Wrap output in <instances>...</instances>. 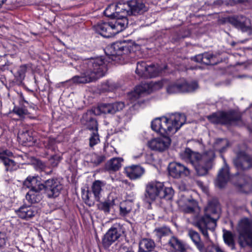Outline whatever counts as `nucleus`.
Masks as SVG:
<instances>
[{
  "label": "nucleus",
  "mask_w": 252,
  "mask_h": 252,
  "mask_svg": "<svg viewBox=\"0 0 252 252\" xmlns=\"http://www.w3.org/2000/svg\"><path fill=\"white\" fill-rule=\"evenodd\" d=\"M174 191L171 188L165 187L163 183L157 181H152L146 186L145 197L151 203L158 197L166 200L172 199Z\"/></svg>",
  "instance_id": "5"
},
{
  "label": "nucleus",
  "mask_w": 252,
  "mask_h": 252,
  "mask_svg": "<svg viewBox=\"0 0 252 252\" xmlns=\"http://www.w3.org/2000/svg\"><path fill=\"white\" fill-rule=\"evenodd\" d=\"M219 22L221 25L230 24L243 32H246L250 30V27L247 26L245 21L241 20L238 16L233 15L221 17L219 19Z\"/></svg>",
  "instance_id": "15"
},
{
  "label": "nucleus",
  "mask_w": 252,
  "mask_h": 252,
  "mask_svg": "<svg viewBox=\"0 0 252 252\" xmlns=\"http://www.w3.org/2000/svg\"><path fill=\"white\" fill-rule=\"evenodd\" d=\"M41 82L40 81V84L39 85L42 88L41 90L42 92L45 91L50 87L49 80L47 78H45L43 79Z\"/></svg>",
  "instance_id": "52"
},
{
  "label": "nucleus",
  "mask_w": 252,
  "mask_h": 252,
  "mask_svg": "<svg viewBox=\"0 0 252 252\" xmlns=\"http://www.w3.org/2000/svg\"><path fill=\"white\" fill-rule=\"evenodd\" d=\"M146 83L147 85L146 86H147L149 90V93L161 89L163 86V81L162 80L155 82L150 81Z\"/></svg>",
  "instance_id": "41"
},
{
  "label": "nucleus",
  "mask_w": 252,
  "mask_h": 252,
  "mask_svg": "<svg viewBox=\"0 0 252 252\" xmlns=\"http://www.w3.org/2000/svg\"><path fill=\"white\" fill-rule=\"evenodd\" d=\"M168 244L175 252H188L186 245L176 236H172L169 240Z\"/></svg>",
  "instance_id": "28"
},
{
  "label": "nucleus",
  "mask_w": 252,
  "mask_h": 252,
  "mask_svg": "<svg viewBox=\"0 0 252 252\" xmlns=\"http://www.w3.org/2000/svg\"><path fill=\"white\" fill-rule=\"evenodd\" d=\"M113 201H111L109 199L105 200L104 201L99 202L97 204V208L101 211L103 212L105 214L110 213V209L113 206Z\"/></svg>",
  "instance_id": "38"
},
{
  "label": "nucleus",
  "mask_w": 252,
  "mask_h": 252,
  "mask_svg": "<svg viewBox=\"0 0 252 252\" xmlns=\"http://www.w3.org/2000/svg\"><path fill=\"white\" fill-rule=\"evenodd\" d=\"M93 29L96 32L105 38L114 36L111 21H100L93 26Z\"/></svg>",
  "instance_id": "18"
},
{
  "label": "nucleus",
  "mask_w": 252,
  "mask_h": 252,
  "mask_svg": "<svg viewBox=\"0 0 252 252\" xmlns=\"http://www.w3.org/2000/svg\"><path fill=\"white\" fill-rule=\"evenodd\" d=\"M98 130L93 131L89 138V145L91 147H94L99 142Z\"/></svg>",
  "instance_id": "46"
},
{
  "label": "nucleus",
  "mask_w": 252,
  "mask_h": 252,
  "mask_svg": "<svg viewBox=\"0 0 252 252\" xmlns=\"http://www.w3.org/2000/svg\"><path fill=\"white\" fill-rule=\"evenodd\" d=\"M43 190L48 198L58 197L63 189V185L57 178H50L43 182Z\"/></svg>",
  "instance_id": "13"
},
{
  "label": "nucleus",
  "mask_w": 252,
  "mask_h": 252,
  "mask_svg": "<svg viewBox=\"0 0 252 252\" xmlns=\"http://www.w3.org/2000/svg\"><path fill=\"white\" fill-rule=\"evenodd\" d=\"M160 73L161 71L159 69L158 67L156 66L154 64L151 63L148 66L147 69L142 78H155L159 76Z\"/></svg>",
  "instance_id": "32"
},
{
  "label": "nucleus",
  "mask_w": 252,
  "mask_h": 252,
  "mask_svg": "<svg viewBox=\"0 0 252 252\" xmlns=\"http://www.w3.org/2000/svg\"><path fill=\"white\" fill-rule=\"evenodd\" d=\"M4 76V75H1V78H0V79H1V82H2V83H3V81L2 80V76Z\"/></svg>",
  "instance_id": "63"
},
{
  "label": "nucleus",
  "mask_w": 252,
  "mask_h": 252,
  "mask_svg": "<svg viewBox=\"0 0 252 252\" xmlns=\"http://www.w3.org/2000/svg\"><path fill=\"white\" fill-rule=\"evenodd\" d=\"M229 146V142L227 139L218 138L214 143V148L215 150L218 151L220 154H222L226 152Z\"/></svg>",
  "instance_id": "34"
},
{
  "label": "nucleus",
  "mask_w": 252,
  "mask_h": 252,
  "mask_svg": "<svg viewBox=\"0 0 252 252\" xmlns=\"http://www.w3.org/2000/svg\"><path fill=\"white\" fill-rule=\"evenodd\" d=\"M217 252H224L220 248H218L217 249Z\"/></svg>",
  "instance_id": "60"
},
{
  "label": "nucleus",
  "mask_w": 252,
  "mask_h": 252,
  "mask_svg": "<svg viewBox=\"0 0 252 252\" xmlns=\"http://www.w3.org/2000/svg\"><path fill=\"white\" fill-rule=\"evenodd\" d=\"M180 158L194 168L199 176L208 174L212 169L216 158L215 152L212 150L204 151L202 154L192 150L189 147L180 153Z\"/></svg>",
  "instance_id": "2"
},
{
  "label": "nucleus",
  "mask_w": 252,
  "mask_h": 252,
  "mask_svg": "<svg viewBox=\"0 0 252 252\" xmlns=\"http://www.w3.org/2000/svg\"><path fill=\"white\" fill-rule=\"evenodd\" d=\"M95 110H89L82 116V122L87 128L92 131L98 130V124L95 118Z\"/></svg>",
  "instance_id": "20"
},
{
  "label": "nucleus",
  "mask_w": 252,
  "mask_h": 252,
  "mask_svg": "<svg viewBox=\"0 0 252 252\" xmlns=\"http://www.w3.org/2000/svg\"><path fill=\"white\" fill-rule=\"evenodd\" d=\"M37 165H38V167L40 169H41V170H43L45 166L44 164L40 161L37 162Z\"/></svg>",
  "instance_id": "58"
},
{
  "label": "nucleus",
  "mask_w": 252,
  "mask_h": 252,
  "mask_svg": "<svg viewBox=\"0 0 252 252\" xmlns=\"http://www.w3.org/2000/svg\"><path fill=\"white\" fill-rule=\"evenodd\" d=\"M130 15L137 16L142 14L145 11V5L142 0H130L126 1Z\"/></svg>",
  "instance_id": "21"
},
{
  "label": "nucleus",
  "mask_w": 252,
  "mask_h": 252,
  "mask_svg": "<svg viewBox=\"0 0 252 252\" xmlns=\"http://www.w3.org/2000/svg\"><path fill=\"white\" fill-rule=\"evenodd\" d=\"M105 185L103 181L95 180L91 187V190L89 189L82 190V198L85 203L91 207L94 205V200L99 202L101 198V192L102 191V188Z\"/></svg>",
  "instance_id": "10"
},
{
  "label": "nucleus",
  "mask_w": 252,
  "mask_h": 252,
  "mask_svg": "<svg viewBox=\"0 0 252 252\" xmlns=\"http://www.w3.org/2000/svg\"><path fill=\"white\" fill-rule=\"evenodd\" d=\"M13 111L15 114L19 116L21 119H25L26 117L27 109L25 107L14 106Z\"/></svg>",
  "instance_id": "45"
},
{
  "label": "nucleus",
  "mask_w": 252,
  "mask_h": 252,
  "mask_svg": "<svg viewBox=\"0 0 252 252\" xmlns=\"http://www.w3.org/2000/svg\"><path fill=\"white\" fill-rule=\"evenodd\" d=\"M211 217L210 214L205 213L203 216H196L193 221V225L201 232L206 239H209L208 230L214 231L217 225V220Z\"/></svg>",
  "instance_id": "9"
},
{
  "label": "nucleus",
  "mask_w": 252,
  "mask_h": 252,
  "mask_svg": "<svg viewBox=\"0 0 252 252\" xmlns=\"http://www.w3.org/2000/svg\"><path fill=\"white\" fill-rule=\"evenodd\" d=\"M207 118L211 124L222 126H230L243 122L242 113L235 109L214 112L207 116Z\"/></svg>",
  "instance_id": "6"
},
{
  "label": "nucleus",
  "mask_w": 252,
  "mask_h": 252,
  "mask_svg": "<svg viewBox=\"0 0 252 252\" xmlns=\"http://www.w3.org/2000/svg\"><path fill=\"white\" fill-rule=\"evenodd\" d=\"M123 159L120 158H113L107 162L105 165V169L106 171H116L119 170L121 167V161Z\"/></svg>",
  "instance_id": "31"
},
{
  "label": "nucleus",
  "mask_w": 252,
  "mask_h": 252,
  "mask_svg": "<svg viewBox=\"0 0 252 252\" xmlns=\"http://www.w3.org/2000/svg\"><path fill=\"white\" fill-rule=\"evenodd\" d=\"M223 237L224 242L229 246H234V241L232 234L231 232L226 231L224 233Z\"/></svg>",
  "instance_id": "47"
},
{
  "label": "nucleus",
  "mask_w": 252,
  "mask_h": 252,
  "mask_svg": "<svg viewBox=\"0 0 252 252\" xmlns=\"http://www.w3.org/2000/svg\"><path fill=\"white\" fill-rule=\"evenodd\" d=\"M147 83H142L141 85L136 86L132 93V95L135 98H139L141 94L144 93H149V90L146 85Z\"/></svg>",
  "instance_id": "40"
},
{
  "label": "nucleus",
  "mask_w": 252,
  "mask_h": 252,
  "mask_svg": "<svg viewBox=\"0 0 252 252\" xmlns=\"http://www.w3.org/2000/svg\"><path fill=\"white\" fill-rule=\"evenodd\" d=\"M107 70V64L103 57L91 58L87 62L86 72L81 76H74L71 81L77 84L90 83L103 77Z\"/></svg>",
  "instance_id": "4"
},
{
  "label": "nucleus",
  "mask_w": 252,
  "mask_h": 252,
  "mask_svg": "<svg viewBox=\"0 0 252 252\" xmlns=\"http://www.w3.org/2000/svg\"><path fill=\"white\" fill-rule=\"evenodd\" d=\"M106 157L104 155L93 153L91 155V162L95 166L100 165L105 161Z\"/></svg>",
  "instance_id": "44"
},
{
  "label": "nucleus",
  "mask_w": 252,
  "mask_h": 252,
  "mask_svg": "<svg viewBox=\"0 0 252 252\" xmlns=\"http://www.w3.org/2000/svg\"><path fill=\"white\" fill-rule=\"evenodd\" d=\"M132 210L131 204L127 201L121 203L120 205V214L121 216H127Z\"/></svg>",
  "instance_id": "42"
},
{
  "label": "nucleus",
  "mask_w": 252,
  "mask_h": 252,
  "mask_svg": "<svg viewBox=\"0 0 252 252\" xmlns=\"http://www.w3.org/2000/svg\"><path fill=\"white\" fill-rule=\"evenodd\" d=\"M120 252H134L132 250V248L127 247L126 246H122L121 247Z\"/></svg>",
  "instance_id": "54"
},
{
  "label": "nucleus",
  "mask_w": 252,
  "mask_h": 252,
  "mask_svg": "<svg viewBox=\"0 0 252 252\" xmlns=\"http://www.w3.org/2000/svg\"><path fill=\"white\" fill-rule=\"evenodd\" d=\"M233 163L238 170L244 171L252 168V158L246 152L240 151L237 153Z\"/></svg>",
  "instance_id": "14"
},
{
  "label": "nucleus",
  "mask_w": 252,
  "mask_h": 252,
  "mask_svg": "<svg viewBox=\"0 0 252 252\" xmlns=\"http://www.w3.org/2000/svg\"><path fill=\"white\" fill-rule=\"evenodd\" d=\"M218 248H220L218 246H216L214 244L208 245L206 247H205L204 243L203 244V248L202 251H199V252H217Z\"/></svg>",
  "instance_id": "50"
},
{
  "label": "nucleus",
  "mask_w": 252,
  "mask_h": 252,
  "mask_svg": "<svg viewBox=\"0 0 252 252\" xmlns=\"http://www.w3.org/2000/svg\"><path fill=\"white\" fill-rule=\"evenodd\" d=\"M15 157L12 152L8 150L1 151V163H2L6 172L12 171L16 169Z\"/></svg>",
  "instance_id": "19"
},
{
  "label": "nucleus",
  "mask_w": 252,
  "mask_h": 252,
  "mask_svg": "<svg viewBox=\"0 0 252 252\" xmlns=\"http://www.w3.org/2000/svg\"><path fill=\"white\" fill-rule=\"evenodd\" d=\"M149 64L144 60H141L137 63V67L135 70V73L140 77H142L145 72Z\"/></svg>",
  "instance_id": "43"
},
{
  "label": "nucleus",
  "mask_w": 252,
  "mask_h": 252,
  "mask_svg": "<svg viewBox=\"0 0 252 252\" xmlns=\"http://www.w3.org/2000/svg\"><path fill=\"white\" fill-rule=\"evenodd\" d=\"M125 103L122 101L115 102L112 103H101L98 105L95 110L96 114H114L120 111L125 107Z\"/></svg>",
  "instance_id": "16"
},
{
  "label": "nucleus",
  "mask_w": 252,
  "mask_h": 252,
  "mask_svg": "<svg viewBox=\"0 0 252 252\" xmlns=\"http://www.w3.org/2000/svg\"><path fill=\"white\" fill-rule=\"evenodd\" d=\"M217 57L212 54V57L210 59V61L212 63H214L213 64H209V65H215L218 63L219 61L216 60Z\"/></svg>",
  "instance_id": "56"
},
{
  "label": "nucleus",
  "mask_w": 252,
  "mask_h": 252,
  "mask_svg": "<svg viewBox=\"0 0 252 252\" xmlns=\"http://www.w3.org/2000/svg\"><path fill=\"white\" fill-rule=\"evenodd\" d=\"M188 235L199 251H202L204 242L201 241L200 234L192 229L188 230Z\"/></svg>",
  "instance_id": "29"
},
{
  "label": "nucleus",
  "mask_w": 252,
  "mask_h": 252,
  "mask_svg": "<svg viewBox=\"0 0 252 252\" xmlns=\"http://www.w3.org/2000/svg\"><path fill=\"white\" fill-rule=\"evenodd\" d=\"M155 247L156 244L153 239L144 238L139 243L138 252H151Z\"/></svg>",
  "instance_id": "27"
},
{
  "label": "nucleus",
  "mask_w": 252,
  "mask_h": 252,
  "mask_svg": "<svg viewBox=\"0 0 252 252\" xmlns=\"http://www.w3.org/2000/svg\"><path fill=\"white\" fill-rule=\"evenodd\" d=\"M238 230L243 239L240 242V245L252 248V220L248 218L242 219L239 222Z\"/></svg>",
  "instance_id": "11"
},
{
  "label": "nucleus",
  "mask_w": 252,
  "mask_h": 252,
  "mask_svg": "<svg viewBox=\"0 0 252 252\" xmlns=\"http://www.w3.org/2000/svg\"><path fill=\"white\" fill-rule=\"evenodd\" d=\"M19 96H20V101H21L25 102L26 103H28V102L25 100V99L24 97V95L22 93H21L20 94Z\"/></svg>",
  "instance_id": "59"
},
{
  "label": "nucleus",
  "mask_w": 252,
  "mask_h": 252,
  "mask_svg": "<svg viewBox=\"0 0 252 252\" xmlns=\"http://www.w3.org/2000/svg\"><path fill=\"white\" fill-rule=\"evenodd\" d=\"M121 18L112 19L111 24L114 36L125 30L127 26L128 21L126 16L121 15Z\"/></svg>",
  "instance_id": "25"
},
{
  "label": "nucleus",
  "mask_w": 252,
  "mask_h": 252,
  "mask_svg": "<svg viewBox=\"0 0 252 252\" xmlns=\"http://www.w3.org/2000/svg\"><path fill=\"white\" fill-rule=\"evenodd\" d=\"M56 139L53 137H49L47 141L45 143V146L46 149L50 150L52 151H55L57 147Z\"/></svg>",
  "instance_id": "48"
},
{
  "label": "nucleus",
  "mask_w": 252,
  "mask_h": 252,
  "mask_svg": "<svg viewBox=\"0 0 252 252\" xmlns=\"http://www.w3.org/2000/svg\"><path fill=\"white\" fill-rule=\"evenodd\" d=\"M158 241H160L163 237L168 236L171 233L170 228L165 225L156 227L153 231Z\"/></svg>",
  "instance_id": "33"
},
{
  "label": "nucleus",
  "mask_w": 252,
  "mask_h": 252,
  "mask_svg": "<svg viewBox=\"0 0 252 252\" xmlns=\"http://www.w3.org/2000/svg\"><path fill=\"white\" fill-rule=\"evenodd\" d=\"M18 139L22 144L31 145L34 142V138L32 135V130L28 127H25L23 129H20L18 133Z\"/></svg>",
  "instance_id": "23"
},
{
  "label": "nucleus",
  "mask_w": 252,
  "mask_h": 252,
  "mask_svg": "<svg viewBox=\"0 0 252 252\" xmlns=\"http://www.w3.org/2000/svg\"><path fill=\"white\" fill-rule=\"evenodd\" d=\"M125 233V228L120 223H115L102 236L101 245L103 248L108 250L115 242L118 241Z\"/></svg>",
  "instance_id": "8"
},
{
  "label": "nucleus",
  "mask_w": 252,
  "mask_h": 252,
  "mask_svg": "<svg viewBox=\"0 0 252 252\" xmlns=\"http://www.w3.org/2000/svg\"><path fill=\"white\" fill-rule=\"evenodd\" d=\"M133 46L125 40L118 41L108 45L105 53L109 59L113 61L126 59L127 56L133 50Z\"/></svg>",
  "instance_id": "7"
},
{
  "label": "nucleus",
  "mask_w": 252,
  "mask_h": 252,
  "mask_svg": "<svg viewBox=\"0 0 252 252\" xmlns=\"http://www.w3.org/2000/svg\"><path fill=\"white\" fill-rule=\"evenodd\" d=\"M28 68V65L27 64H23L18 69L15 76L19 83H21L24 80Z\"/></svg>",
  "instance_id": "39"
},
{
  "label": "nucleus",
  "mask_w": 252,
  "mask_h": 252,
  "mask_svg": "<svg viewBox=\"0 0 252 252\" xmlns=\"http://www.w3.org/2000/svg\"><path fill=\"white\" fill-rule=\"evenodd\" d=\"M125 172L130 179L136 180L140 178L144 174L145 169L139 165H131L126 167Z\"/></svg>",
  "instance_id": "24"
},
{
  "label": "nucleus",
  "mask_w": 252,
  "mask_h": 252,
  "mask_svg": "<svg viewBox=\"0 0 252 252\" xmlns=\"http://www.w3.org/2000/svg\"><path fill=\"white\" fill-rule=\"evenodd\" d=\"M236 3L238 4H243L244 5H247V3L250 2L249 0H236Z\"/></svg>",
  "instance_id": "57"
},
{
  "label": "nucleus",
  "mask_w": 252,
  "mask_h": 252,
  "mask_svg": "<svg viewBox=\"0 0 252 252\" xmlns=\"http://www.w3.org/2000/svg\"><path fill=\"white\" fill-rule=\"evenodd\" d=\"M168 170L171 177L177 179L182 176H187L190 174L189 170L188 167L176 162L170 163L168 166Z\"/></svg>",
  "instance_id": "17"
},
{
  "label": "nucleus",
  "mask_w": 252,
  "mask_h": 252,
  "mask_svg": "<svg viewBox=\"0 0 252 252\" xmlns=\"http://www.w3.org/2000/svg\"><path fill=\"white\" fill-rule=\"evenodd\" d=\"M43 189L29 190L26 195V199L31 204L39 202L43 198L41 191Z\"/></svg>",
  "instance_id": "30"
},
{
  "label": "nucleus",
  "mask_w": 252,
  "mask_h": 252,
  "mask_svg": "<svg viewBox=\"0 0 252 252\" xmlns=\"http://www.w3.org/2000/svg\"><path fill=\"white\" fill-rule=\"evenodd\" d=\"M203 64L208 65L209 64L214 63H212L210 61V59L212 57V53L206 52L203 54Z\"/></svg>",
  "instance_id": "51"
},
{
  "label": "nucleus",
  "mask_w": 252,
  "mask_h": 252,
  "mask_svg": "<svg viewBox=\"0 0 252 252\" xmlns=\"http://www.w3.org/2000/svg\"><path fill=\"white\" fill-rule=\"evenodd\" d=\"M203 54L196 55L192 58V60L195 61L196 63H203Z\"/></svg>",
  "instance_id": "53"
},
{
  "label": "nucleus",
  "mask_w": 252,
  "mask_h": 252,
  "mask_svg": "<svg viewBox=\"0 0 252 252\" xmlns=\"http://www.w3.org/2000/svg\"><path fill=\"white\" fill-rule=\"evenodd\" d=\"M220 204L218 200L212 199L208 203V206L205 209L207 214L212 215L217 214L218 213Z\"/></svg>",
  "instance_id": "37"
},
{
  "label": "nucleus",
  "mask_w": 252,
  "mask_h": 252,
  "mask_svg": "<svg viewBox=\"0 0 252 252\" xmlns=\"http://www.w3.org/2000/svg\"><path fill=\"white\" fill-rule=\"evenodd\" d=\"M126 7H127L126 1L120 0L116 5V12L119 14L121 13L122 15H125L126 17L127 15H130L129 9H127Z\"/></svg>",
  "instance_id": "36"
},
{
  "label": "nucleus",
  "mask_w": 252,
  "mask_h": 252,
  "mask_svg": "<svg viewBox=\"0 0 252 252\" xmlns=\"http://www.w3.org/2000/svg\"><path fill=\"white\" fill-rule=\"evenodd\" d=\"M36 214L35 209L31 206L21 207L17 211L19 218L23 220H28L33 218Z\"/></svg>",
  "instance_id": "26"
},
{
  "label": "nucleus",
  "mask_w": 252,
  "mask_h": 252,
  "mask_svg": "<svg viewBox=\"0 0 252 252\" xmlns=\"http://www.w3.org/2000/svg\"><path fill=\"white\" fill-rule=\"evenodd\" d=\"M26 118H29L31 120H35L37 118V117L33 114L29 112L27 110V112L26 113Z\"/></svg>",
  "instance_id": "55"
},
{
  "label": "nucleus",
  "mask_w": 252,
  "mask_h": 252,
  "mask_svg": "<svg viewBox=\"0 0 252 252\" xmlns=\"http://www.w3.org/2000/svg\"><path fill=\"white\" fill-rule=\"evenodd\" d=\"M6 1V0H1V5L4 3L5 2V1Z\"/></svg>",
  "instance_id": "61"
},
{
  "label": "nucleus",
  "mask_w": 252,
  "mask_h": 252,
  "mask_svg": "<svg viewBox=\"0 0 252 252\" xmlns=\"http://www.w3.org/2000/svg\"><path fill=\"white\" fill-rule=\"evenodd\" d=\"M186 116L183 113H175L169 117H158L151 122L153 130L159 134L162 137H158L149 142V147L155 151L163 152L171 144L170 134L176 133L186 122Z\"/></svg>",
  "instance_id": "1"
},
{
  "label": "nucleus",
  "mask_w": 252,
  "mask_h": 252,
  "mask_svg": "<svg viewBox=\"0 0 252 252\" xmlns=\"http://www.w3.org/2000/svg\"><path fill=\"white\" fill-rule=\"evenodd\" d=\"M12 59L11 55L4 54L1 56V71H4L5 70H9L11 72L12 62L11 59Z\"/></svg>",
  "instance_id": "35"
},
{
  "label": "nucleus",
  "mask_w": 252,
  "mask_h": 252,
  "mask_svg": "<svg viewBox=\"0 0 252 252\" xmlns=\"http://www.w3.org/2000/svg\"><path fill=\"white\" fill-rule=\"evenodd\" d=\"M189 202L191 203V206H187L185 208V212L187 213H192L195 211V208L197 205V202L194 199H189Z\"/></svg>",
  "instance_id": "49"
},
{
  "label": "nucleus",
  "mask_w": 252,
  "mask_h": 252,
  "mask_svg": "<svg viewBox=\"0 0 252 252\" xmlns=\"http://www.w3.org/2000/svg\"><path fill=\"white\" fill-rule=\"evenodd\" d=\"M198 87L196 82L190 83L184 81L170 82L166 88V92L168 94L178 93H188L194 92Z\"/></svg>",
  "instance_id": "12"
},
{
  "label": "nucleus",
  "mask_w": 252,
  "mask_h": 252,
  "mask_svg": "<svg viewBox=\"0 0 252 252\" xmlns=\"http://www.w3.org/2000/svg\"><path fill=\"white\" fill-rule=\"evenodd\" d=\"M107 9H106V10L104 11V14H105V15L106 16H107V17H109V16H110V15H107V13H106V11H107Z\"/></svg>",
  "instance_id": "62"
},
{
  "label": "nucleus",
  "mask_w": 252,
  "mask_h": 252,
  "mask_svg": "<svg viewBox=\"0 0 252 252\" xmlns=\"http://www.w3.org/2000/svg\"><path fill=\"white\" fill-rule=\"evenodd\" d=\"M38 175H29L23 182V185L29 189V190L43 189V183Z\"/></svg>",
  "instance_id": "22"
},
{
  "label": "nucleus",
  "mask_w": 252,
  "mask_h": 252,
  "mask_svg": "<svg viewBox=\"0 0 252 252\" xmlns=\"http://www.w3.org/2000/svg\"><path fill=\"white\" fill-rule=\"evenodd\" d=\"M230 180H232L234 186L240 192L249 193L252 191V178L243 174H240L238 172L231 175L229 166L225 163L218 173L216 184L219 188L222 189Z\"/></svg>",
  "instance_id": "3"
}]
</instances>
